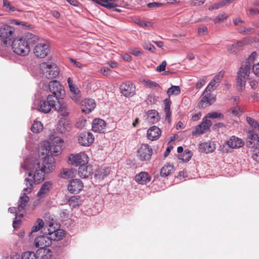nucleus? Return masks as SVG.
I'll list each match as a JSON object with an SVG mask.
<instances>
[{
  "label": "nucleus",
  "mask_w": 259,
  "mask_h": 259,
  "mask_svg": "<svg viewBox=\"0 0 259 259\" xmlns=\"http://www.w3.org/2000/svg\"><path fill=\"white\" fill-rule=\"evenodd\" d=\"M191 156V152L190 151H186L183 154L180 155L179 159L183 161H188L190 160Z\"/></svg>",
  "instance_id": "obj_52"
},
{
  "label": "nucleus",
  "mask_w": 259,
  "mask_h": 259,
  "mask_svg": "<svg viewBox=\"0 0 259 259\" xmlns=\"http://www.w3.org/2000/svg\"><path fill=\"white\" fill-rule=\"evenodd\" d=\"M106 125V122L104 120L100 118H96L92 122V130L96 133L103 132Z\"/></svg>",
  "instance_id": "obj_23"
},
{
  "label": "nucleus",
  "mask_w": 259,
  "mask_h": 259,
  "mask_svg": "<svg viewBox=\"0 0 259 259\" xmlns=\"http://www.w3.org/2000/svg\"><path fill=\"white\" fill-rule=\"evenodd\" d=\"M44 226V223L41 219H38L36 221V224L32 227L31 231L29 232V236H30L32 233L38 231L41 228Z\"/></svg>",
  "instance_id": "obj_37"
},
{
  "label": "nucleus",
  "mask_w": 259,
  "mask_h": 259,
  "mask_svg": "<svg viewBox=\"0 0 259 259\" xmlns=\"http://www.w3.org/2000/svg\"><path fill=\"white\" fill-rule=\"evenodd\" d=\"M33 53L37 57L44 58L50 53L49 44L47 42L38 44L35 47Z\"/></svg>",
  "instance_id": "obj_12"
},
{
  "label": "nucleus",
  "mask_w": 259,
  "mask_h": 259,
  "mask_svg": "<svg viewBox=\"0 0 259 259\" xmlns=\"http://www.w3.org/2000/svg\"><path fill=\"white\" fill-rule=\"evenodd\" d=\"M152 149L148 144H143L137 151V156L141 161L149 160L152 154Z\"/></svg>",
  "instance_id": "obj_14"
},
{
  "label": "nucleus",
  "mask_w": 259,
  "mask_h": 259,
  "mask_svg": "<svg viewBox=\"0 0 259 259\" xmlns=\"http://www.w3.org/2000/svg\"><path fill=\"white\" fill-rule=\"evenodd\" d=\"M83 187L82 181L79 179H74L71 180L68 186V190L71 193H78Z\"/></svg>",
  "instance_id": "obj_21"
},
{
  "label": "nucleus",
  "mask_w": 259,
  "mask_h": 259,
  "mask_svg": "<svg viewBox=\"0 0 259 259\" xmlns=\"http://www.w3.org/2000/svg\"><path fill=\"white\" fill-rule=\"evenodd\" d=\"M129 53L136 56H139L142 54L140 50L137 48L130 49Z\"/></svg>",
  "instance_id": "obj_62"
},
{
  "label": "nucleus",
  "mask_w": 259,
  "mask_h": 259,
  "mask_svg": "<svg viewBox=\"0 0 259 259\" xmlns=\"http://www.w3.org/2000/svg\"><path fill=\"white\" fill-rule=\"evenodd\" d=\"M231 113L233 115L239 116L241 115L242 111L239 106H236L231 109Z\"/></svg>",
  "instance_id": "obj_57"
},
{
  "label": "nucleus",
  "mask_w": 259,
  "mask_h": 259,
  "mask_svg": "<svg viewBox=\"0 0 259 259\" xmlns=\"http://www.w3.org/2000/svg\"><path fill=\"white\" fill-rule=\"evenodd\" d=\"M251 66H242L237 73V89L238 91H242L249 76Z\"/></svg>",
  "instance_id": "obj_6"
},
{
  "label": "nucleus",
  "mask_w": 259,
  "mask_h": 259,
  "mask_svg": "<svg viewBox=\"0 0 259 259\" xmlns=\"http://www.w3.org/2000/svg\"><path fill=\"white\" fill-rule=\"evenodd\" d=\"M224 75V72L223 71H221L219 72L218 74H217L216 75L214 76V77L213 78V82H217V83H220L221 79L223 78Z\"/></svg>",
  "instance_id": "obj_58"
},
{
  "label": "nucleus",
  "mask_w": 259,
  "mask_h": 259,
  "mask_svg": "<svg viewBox=\"0 0 259 259\" xmlns=\"http://www.w3.org/2000/svg\"><path fill=\"white\" fill-rule=\"evenodd\" d=\"M120 91L124 97H131L136 94V86L130 81L123 82L120 85Z\"/></svg>",
  "instance_id": "obj_15"
},
{
  "label": "nucleus",
  "mask_w": 259,
  "mask_h": 259,
  "mask_svg": "<svg viewBox=\"0 0 259 259\" xmlns=\"http://www.w3.org/2000/svg\"><path fill=\"white\" fill-rule=\"evenodd\" d=\"M252 38L250 37H245L243 39L238 41L237 43L228 45L227 51L231 54H236L242 49L244 46L252 43Z\"/></svg>",
  "instance_id": "obj_10"
},
{
  "label": "nucleus",
  "mask_w": 259,
  "mask_h": 259,
  "mask_svg": "<svg viewBox=\"0 0 259 259\" xmlns=\"http://www.w3.org/2000/svg\"><path fill=\"white\" fill-rule=\"evenodd\" d=\"M14 29L7 24H3L0 27V37L5 44L11 41L13 38Z\"/></svg>",
  "instance_id": "obj_9"
},
{
  "label": "nucleus",
  "mask_w": 259,
  "mask_h": 259,
  "mask_svg": "<svg viewBox=\"0 0 259 259\" xmlns=\"http://www.w3.org/2000/svg\"><path fill=\"white\" fill-rule=\"evenodd\" d=\"M143 82H144L145 85L147 88H151V89H154V88H160L159 85L153 81H151L150 80L147 79V80H144Z\"/></svg>",
  "instance_id": "obj_48"
},
{
  "label": "nucleus",
  "mask_w": 259,
  "mask_h": 259,
  "mask_svg": "<svg viewBox=\"0 0 259 259\" xmlns=\"http://www.w3.org/2000/svg\"><path fill=\"white\" fill-rule=\"evenodd\" d=\"M54 132L49 135L50 141L45 142L40 147L41 154L57 155L61 149L63 141L59 137L55 136Z\"/></svg>",
  "instance_id": "obj_3"
},
{
  "label": "nucleus",
  "mask_w": 259,
  "mask_h": 259,
  "mask_svg": "<svg viewBox=\"0 0 259 259\" xmlns=\"http://www.w3.org/2000/svg\"><path fill=\"white\" fill-rule=\"evenodd\" d=\"M92 172V167L86 164L79 165L78 168V175L82 178H88Z\"/></svg>",
  "instance_id": "obj_26"
},
{
  "label": "nucleus",
  "mask_w": 259,
  "mask_h": 259,
  "mask_svg": "<svg viewBox=\"0 0 259 259\" xmlns=\"http://www.w3.org/2000/svg\"><path fill=\"white\" fill-rule=\"evenodd\" d=\"M109 173L110 170L108 168H101L96 171L95 177L99 180H101L107 176Z\"/></svg>",
  "instance_id": "obj_31"
},
{
  "label": "nucleus",
  "mask_w": 259,
  "mask_h": 259,
  "mask_svg": "<svg viewBox=\"0 0 259 259\" xmlns=\"http://www.w3.org/2000/svg\"><path fill=\"white\" fill-rule=\"evenodd\" d=\"M151 180V177L148 172L142 171L137 175L135 177V181L139 184L144 185L149 183Z\"/></svg>",
  "instance_id": "obj_25"
},
{
  "label": "nucleus",
  "mask_w": 259,
  "mask_h": 259,
  "mask_svg": "<svg viewBox=\"0 0 259 259\" xmlns=\"http://www.w3.org/2000/svg\"><path fill=\"white\" fill-rule=\"evenodd\" d=\"M226 5V3L225 1V0H223L221 2L215 3L211 5L209 8V10H213L215 9H218L220 8L223 7V6H225Z\"/></svg>",
  "instance_id": "obj_51"
},
{
  "label": "nucleus",
  "mask_w": 259,
  "mask_h": 259,
  "mask_svg": "<svg viewBox=\"0 0 259 259\" xmlns=\"http://www.w3.org/2000/svg\"><path fill=\"white\" fill-rule=\"evenodd\" d=\"M212 125L211 120L205 116L201 121V123L198 125L194 131L192 132V135L195 136L196 135H202L206 133Z\"/></svg>",
  "instance_id": "obj_13"
},
{
  "label": "nucleus",
  "mask_w": 259,
  "mask_h": 259,
  "mask_svg": "<svg viewBox=\"0 0 259 259\" xmlns=\"http://www.w3.org/2000/svg\"><path fill=\"white\" fill-rule=\"evenodd\" d=\"M87 120L83 117L78 118L77 121L76 123L75 126L79 128H83L86 124Z\"/></svg>",
  "instance_id": "obj_54"
},
{
  "label": "nucleus",
  "mask_w": 259,
  "mask_h": 259,
  "mask_svg": "<svg viewBox=\"0 0 259 259\" xmlns=\"http://www.w3.org/2000/svg\"><path fill=\"white\" fill-rule=\"evenodd\" d=\"M96 107V103L92 99H85L81 103V109L82 112L88 114L92 112Z\"/></svg>",
  "instance_id": "obj_20"
},
{
  "label": "nucleus",
  "mask_w": 259,
  "mask_h": 259,
  "mask_svg": "<svg viewBox=\"0 0 259 259\" xmlns=\"http://www.w3.org/2000/svg\"><path fill=\"white\" fill-rule=\"evenodd\" d=\"M206 80V77L203 76L202 78L199 80L196 83V88L197 89H200L205 83Z\"/></svg>",
  "instance_id": "obj_61"
},
{
  "label": "nucleus",
  "mask_w": 259,
  "mask_h": 259,
  "mask_svg": "<svg viewBox=\"0 0 259 259\" xmlns=\"http://www.w3.org/2000/svg\"><path fill=\"white\" fill-rule=\"evenodd\" d=\"M42 155V154H41ZM43 162L40 165L39 160L37 159H26L22 165L25 169L29 171L28 176H32L33 181L39 184L45 179V175L52 172L55 167V159L53 155L44 154ZM44 156V155H43Z\"/></svg>",
  "instance_id": "obj_1"
},
{
  "label": "nucleus",
  "mask_w": 259,
  "mask_h": 259,
  "mask_svg": "<svg viewBox=\"0 0 259 259\" xmlns=\"http://www.w3.org/2000/svg\"><path fill=\"white\" fill-rule=\"evenodd\" d=\"M68 162L75 166L87 164L88 162V157L86 154L82 152L78 154H71L68 156Z\"/></svg>",
  "instance_id": "obj_11"
},
{
  "label": "nucleus",
  "mask_w": 259,
  "mask_h": 259,
  "mask_svg": "<svg viewBox=\"0 0 259 259\" xmlns=\"http://www.w3.org/2000/svg\"><path fill=\"white\" fill-rule=\"evenodd\" d=\"M247 137L250 140V142L259 145V137L254 130H250L248 132Z\"/></svg>",
  "instance_id": "obj_34"
},
{
  "label": "nucleus",
  "mask_w": 259,
  "mask_h": 259,
  "mask_svg": "<svg viewBox=\"0 0 259 259\" xmlns=\"http://www.w3.org/2000/svg\"><path fill=\"white\" fill-rule=\"evenodd\" d=\"M58 128L62 133L69 131L71 128L70 121L65 118L60 119L58 122Z\"/></svg>",
  "instance_id": "obj_28"
},
{
  "label": "nucleus",
  "mask_w": 259,
  "mask_h": 259,
  "mask_svg": "<svg viewBox=\"0 0 259 259\" xmlns=\"http://www.w3.org/2000/svg\"><path fill=\"white\" fill-rule=\"evenodd\" d=\"M201 147L203 149L206 153H210L213 151L214 147L212 146L211 143L205 142L201 144Z\"/></svg>",
  "instance_id": "obj_45"
},
{
  "label": "nucleus",
  "mask_w": 259,
  "mask_h": 259,
  "mask_svg": "<svg viewBox=\"0 0 259 259\" xmlns=\"http://www.w3.org/2000/svg\"><path fill=\"white\" fill-rule=\"evenodd\" d=\"M218 85L219 83H217V82H213V80H212L208 84L205 90L206 91L211 92L214 90Z\"/></svg>",
  "instance_id": "obj_56"
},
{
  "label": "nucleus",
  "mask_w": 259,
  "mask_h": 259,
  "mask_svg": "<svg viewBox=\"0 0 259 259\" xmlns=\"http://www.w3.org/2000/svg\"><path fill=\"white\" fill-rule=\"evenodd\" d=\"M51 239H50L48 233L37 237L34 240L35 246L40 248H44L45 247L49 246L51 245Z\"/></svg>",
  "instance_id": "obj_19"
},
{
  "label": "nucleus",
  "mask_w": 259,
  "mask_h": 259,
  "mask_svg": "<svg viewBox=\"0 0 259 259\" xmlns=\"http://www.w3.org/2000/svg\"><path fill=\"white\" fill-rule=\"evenodd\" d=\"M164 111L166 118L169 119L171 115L170 112V103L167 99L164 100Z\"/></svg>",
  "instance_id": "obj_41"
},
{
  "label": "nucleus",
  "mask_w": 259,
  "mask_h": 259,
  "mask_svg": "<svg viewBox=\"0 0 259 259\" xmlns=\"http://www.w3.org/2000/svg\"><path fill=\"white\" fill-rule=\"evenodd\" d=\"M158 119V113L156 111L153 110L148 111L147 115V120L148 122L154 123L157 122Z\"/></svg>",
  "instance_id": "obj_33"
},
{
  "label": "nucleus",
  "mask_w": 259,
  "mask_h": 259,
  "mask_svg": "<svg viewBox=\"0 0 259 259\" xmlns=\"http://www.w3.org/2000/svg\"><path fill=\"white\" fill-rule=\"evenodd\" d=\"M111 69L108 67H104L101 69V72L106 76H108L110 74Z\"/></svg>",
  "instance_id": "obj_64"
},
{
  "label": "nucleus",
  "mask_w": 259,
  "mask_h": 259,
  "mask_svg": "<svg viewBox=\"0 0 259 259\" xmlns=\"http://www.w3.org/2000/svg\"><path fill=\"white\" fill-rule=\"evenodd\" d=\"M238 32L244 34H251L255 32V29L251 27H243L238 29Z\"/></svg>",
  "instance_id": "obj_43"
},
{
  "label": "nucleus",
  "mask_w": 259,
  "mask_h": 259,
  "mask_svg": "<svg viewBox=\"0 0 259 259\" xmlns=\"http://www.w3.org/2000/svg\"><path fill=\"white\" fill-rule=\"evenodd\" d=\"M57 101L55 97L48 96L47 100H42L39 102L38 110L41 112L49 113L52 108L55 109V104Z\"/></svg>",
  "instance_id": "obj_7"
},
{
  "label": "nucleus",
  "mask_w": 259,
  "mask_h": 259,
  "mask_svg": "<svg viewBox=\"0 0 259 259\" xmlns=\"http://www.w3.org/2000/svg\"><path fill=\"white\" fill-rule=\"evenodd\" d=\"M12 46L13 51L19 55L25 56L30 51V48L23 38L15 39L13 41Z\"/></svg>",
  "instance_id": "obj_5"
},
{
  "label": "nucleus",
  "mask_w": 259,
  "mask_h": 259,
  "mask_svg": "<svg viewBox=\"0 0 259 259\" xmlns=\"http://www.w3.org/2000/svg\"><path fill=\"white\" fill-rule=\"evenodd\" d=\"M49 88L50 92L53 94L49 95V96L55 97L57 101H58L59 98H62V96L64 94V90H63V86L56 80L50 81L49 84Z\"/></svg>",
  "instance_id": "obj_8"
},
{
  "label": "nucleus",
  "mask_w": 259,
  "mask_h": 259,
  "mask_svg": "<svg viewBox=\"0 0 259 259\" xmlns=\"http://www.w3.org/2000/svg\"><path fill=\"white\" fill-rule=\"evenodd\" d=\"M21 259H37V257L34 252L26 251L23 253Z\"/></svg>",
  "instance_id": "obj_44"
},
{
  "label": "nucleus",
  "mask_w": 259,
  "mask_h": 259,
  "mask_svg": "<svg viewBox=\"0 0 259 259\" xmlns=\"http://www.w3.org/2000/svg\"><path fill=\"white\" fill-rule=\"evenodd\" d=\"M53 183L51 181L45 182L38 191L37 194V196L40 198L45 197L46 195L50 192Z\"/></svg>",
  "instance_id": "obj_24"
},
{
  "label": "nucleus",
  "mask_w": 259,
  "mask_h": 259,
  "mask_svg": "<svg viewBox=\"0 0 259 259\" xmlns=\"http://www.w3.org/2000/svg\"><path fill=\"white\" fill-rule=\"evenodd\" d=\"M246 121L248 123L254 130L259 131V123H258L255 120L250 117H246Z\"/></svg>",
  "instance_id": "obj_46"
},
{
  "label": "nucleus",
  "mask_w": 259,
  "mask_h": 259,
  "mask_svg": "<svg viewBox=\"0 0 259 259\" xmlns=\"http://www.w3.org/2000/svg\"><path fill=\"white\" fill-rule=\"evenodd\" d=\"M23 39L27 42L29 47L30 45L35 44L38 40V36L32 33L27 34Z\"/></svg>",
  "instance_id": "obj_35"
},
{
  "label": "nucleus",
  "mask_w": 259,
  "mask_h": 259,
  "mask_svg": "<svg viewBox=\"0 0 259 259\" xmlns=\"http://www.w3.org/2000/svg\"><path fill=\"white\" fill-rule=\"evenodd\" d=\"M135 23L138 24L139 26H141L142 27L145 28H149L153 26V23L150 21H142L141 20H137L136 21Z\"/></svg>",
  "instance_id": "obj_42"
},
{
  "label": "nucleus",
  "mask_w": 259,
  "mask_h": 259,
  "mask_svg": "<svg viewBox=\"0 0 259 259\" xmlns=\"http://www.w3.org/2000/svg\"><path fill=\"white\" fill-rule=\"evenodd\" d=\"M53 224L51 223L49 224V228L48 229V235L50 236L51 241L52 240L58 241L62 239L64 236L65 232L63 230L57 229L55 230L53 227Z\"/></svg>",
  "instance_id": "obj_16"
},
{
  "label": "nucleus",
  "mask_w": 259,
  "mask_h": 259,
  "mask_svg": "<svg viewBox=\"0 0 259 259\" xmlns=\"http://www.w3.org/2000/svg\"><path fill=\"white\" fill-rule=\"evenodd\" d=\"M161 134L160 130L157 126L154 125L148 129L147 133V136L148 139L151 141H154L159 138Z\"/></svg>",
  "instance_id": "obj_22"
},
{
  "label": "nucleus",
  "mask_w": 259,
  "mask_h": 259,
  "mask_svg": "<svg viewBox=\"0 0 259 259\" xmlns=\"http://www.w3.org/2000/svg\"><path fill=\"white\" fill-rule=\"evenodd\" d=\"M43 125L41 122L38 121H34L31 130V131L34 133H39L42 131Z\"/></svg>",
  "instance_id": "obj_38"
},
{
  "label": "nucleus",
  "mask_w": 259,
  "mask_h": 259,
  "mask_svg": "<svg viewBox=\"0 0 259 259\" xmlns=\"http://www.w3.org/2000/svg\"><path fill=\"white\" fill-rule=\"evenodd\" d=\"M227 143L228 147L233 149L241 147L244 145V143L241 139L235 136L231 137Z\"/></svg>",
  "instance_id": "obj_27"
},
{
  "label": "nucleus",
  "mask_w": 259,
  "mask_h": 259,
  "mask_svg": "<svg viewBox=\"0 0 259 259\" xmlns=\"http://www.w3.org/2000/svg\"><path fill=\"white\" fill-rule=\"evenodd\" d=\"M206 90L203 92L199 102V107L204 108L211 105L215 101V98Z\"/></svg>",
  "instance_id": "obj_18"
},
{
  "label": "nucleus",
  "mask_w": 259,
  "mask_h": 259,
  "mask_svg": "<svg viewBox=\"0 0 259 259\" xmlns=\"http://www.w3.org/2000/svg\"><path fill=\"white\" fill-rule=\"evenodd\" d=\"M181 92L180 88L179 86L172 85L167 91V94L169 96L172 95H178Z\"/></svg>",
  "instance_id": "obj_40"
},
{
  "label": "nucleus",
  "mask_w": 259,
  "mask_h": 259,
  "mask_svg": "<svg viewBox=\"0 0 259 259\" xmlns=\"http://www.w3.org/2000/svg\"><path fill=\"white\" fill-rule=\"evenodd\" d=\"M33 69L38 70L39 73L42 74L44 77L48 79H53L57 77L60 73L58 66H30Z\"/></svg>",
  "instance_id": "obj_4"
},
{
  "label": "nucleus",
  "mask_w": 259,
  "mask_h": 259,
  "mask_svg": "<svg viewBox=\"0 0 259 259\" xmlns=\"http://www.w3.org/2000/svg\"><path fill=\"white\" fill-rule=\"evenodd\" d=\"M208 29L207 27L203 26L198 28V33L199 35L203 36L207 34Z\"/></svg>",
  "instance_id": "obj_59"
},
{
  "label": "nucleus",
  "mask_w": 259,
  "mask_h": 259,
  "mask_svg": "<svg viewBox=\"0 0 259 259\" xmlns=\"http://www.w3.org/2000/svg\"><path fill=\"white\" fill-rule=\"evenodd\" d=\"M117 1L118 0H107V4H102L101 5L107 8L112 9L118 6L116 4Z\"/></svg>",
  "instance_id": "obj_50"
},
{
  "label": "nucleus",
  "mask_w": 259,
  "mask_h": 259,
  "mask_svg": "<svg viewBox=\"0 0 259 259\" xmlns=\"http://www.w3.org/2000/svg\"><path fill=\"white\" fill-rule=\"evenodd\" d=\"M68 204L71 207L75 208L79 205V197L73 196L69 198Z\"/></svg>",
  "instance_id": "obj_39"
},
{
  "label": "nucleus",
  "mask_w": 259,
  "mask_h": 259,
  "mask_svg": "<svg viewBox=\"0 0 259 259\" xmlns=\"http://www.w3.org/2000/svg\"><path fill=\"white\" fill-rule=\"evenodd\" d=\"M163 4L161 3L154 2L148 4L147 6L150 8H156L161 7L163 6Z\"/></svg>",
  "instance_id": "obj_63"
},
{
  "label": "nucleus",
  "mask_w": 259,
  "mask_h": 259,
  "mask_svg": "<svg viewBox=\"0 0 259 259\" xmlns=\"http://www.w3.org/2000/svg\"><path fill=\"white\" fill-rule=\"evenodd\" d=\"M175 171V168L173 165L167 163L164 165L161 169L160 175L162 177H166L171 175Z\"/></svg>",
  "instance_id": "obj_30"
},
{
  "label": "nucleus",
  "mask_w": 259,
  "mask_h": 259,
  "mask_svg": "<svg viewBox=\"0 0 259 259\" xmlns=\"http://www.w3.org/2000/svg\"><path fill=\"white\" fill-rule=\"evenodd\" d=\"M69 89L71 92V98L75 102L78 101L81 97V94L80 91L77 87L76 85L73 87L71 86L70 88H69Z\"/></svg>",
  "instance_id": "obj_32"
},
{
  "label": "nucleus",
  "mask_w": 259,
  "mask_h": 259,
  "mask_svg": "<svg viewBox=\"0 0 259 259\" xmlns=\"http://www.w3.org/2000/svg\"><path fill=\"white\" fill-rule=\"evenodd\" d=\"M207 118H220L222 119L224 118V116L221 113L218 112H213L208 113L206 116Z\"/></svg>",
  "instance_id": "obj_53"
},
{
  "label": "nucleus",
  "mask_w": 259,
  "mask_h": 259,
  "mask_svg": "<svg viewBox=\"0 0 259 259\" xmlns=\"http://www.w3.org/2000/svg\"><path fill=\"white\" fill-rule=\"evenodd\" d=\"M228 18V15L225 13L219 14L218 16L213 18V21L214 23H219L224 21Z\"/></svg>",
  "instance_id": "obj_49"
},
{
  "label": "nucleus",
  "mask_w": 259,
  "mask_h": 259,
  "mask_svg": "<svg viewBox=\"0 0 259 259\" xmlns=\"http://www.w3.org/2000/svg\"><path fill=\"white\" fill-rule=\"evenodd\" d=\"M73 170L72 169L64 168H63L60 174V176L63 179H69L73 177Z\"/></svg>",
  "instance_id": "obj_36"
},
{
  "label": "nucleus",
  "mask_w": 259,
  "mask_h": 259,
  "mask_svg": "<svg viewBox=\"0 0 259 259\" xmlns=\"http://www.w3.org/2000/svg\"><path fill=\"white\" fill-rule=\"evenodd\" d=\"M25 184L26 187L23 189V193L19 198L17 207H9L8 209L10 213L15 214V218L13 223V227L15 229L18 227L21 222V219L23 217L25 208L29 200V198L26 195V194L31 191L33 181L29 178H25Z\"/></svg>",
  "instance_id": "obj_2"
},
{
  "label": "nucleus",
  "mask_w": 259,
  "mask_h": 259,
  "mask_svg": "<svg viewBox=\"0 0 259 259\" xmlns=\"http://www.w3.org/2000/svg\"><path fill=\"white\" fill-rule=\"evenodd\" d=\"M55 109L58 110L63 116H68L69 113L67 105L66 104H61L59 100L55 104Z\"/></svg>",
  "instance_id": "obj_29"
},
{
  "label": "nucleus",
  "mask_w": 259,
  "mask_h": 259,
  "mask_svg": "<svg viewBox=\"0 0 259 259\" xmlns=\"http://www.w3.org/2000/svg\"><path fill=\"white\" fill-rule=\"evenodd\" d=\"M144 49L148 50L151 52H154L155 50V47L150 42H145L143 45Z\"/></svg>",
  "instance_id": "obj_60"
},
{
  "label": "nucleus",
  "mask_w": 259,
  "mask_h": 259,
  "mask_svg": "<svg viewBox=\"0 0 259 259\" xmlns=\"http://www.w3.org/2000/svg\"><path fill=\"white\" fill-rule=\"evenodd\" d=\"M258 57V54L256 52H253L248 57L246 63L248 65L253 64Z\"/></svg>",
  "instance_id": "obj_47"
},
{
  "label": "nucleus",
  "mask_w": 259,
  "mask_h": 259,
  "mask_svg": "<svg viewBox=\"0 0 259 259\" xmlns=\"http://www.w3.org/2000/svg\"><path fill=\"white\" fill-rule=\"evenodd\" d=\"M78 141L81 145L89 146L94 142V137L91 133L84 132L79 134Z\"/></svg>",
  "instance_id": "obj_17"
},
{
  "label": "nucleus",
  "mask_w": 259,
  "mask_h": 259,
  "mask_svg": "<svg viewBox=\"0 0 259 259\" xmlns=\"http://www.w3.org/2000/svg\"><path fill=\"white\" fill-rule=\"evenodd\" d=\"M3 5L7 9L8 11L14 12L17 11V9L11 5L8 0H3Z\"/></svg>",
  "instance_id": "obj_55"
}]
</instances>
